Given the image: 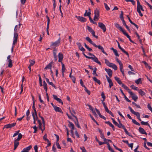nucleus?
<instances>
[{"mask_svg":"<svg viewBox=\"0 0 152 152\" xmlns=\"http://www.w3.org/2000/svg\"><path fill=\"white\" fill-rule=\"evenodd\" d=\"M114 53L115 55L116 56H119V55L118 53V52L117 51V50H115V51L113 52Z\"/></svg>","mask_w":152,"mask_h":152,"instance_id":"obj_63","label":"nucleus"},{"mask_svg":"<svg viewBox=\"0 0 152 152\" xmlns=\"http://www.w3.org/2000/svg\"><path fill=\"white\" fill-rule=\"evenodd\" d=\"M32 147L31 145H30L23 149L21 152H29V150Z\"/></svg>","mask_w":152,"mask_h":152,"instance_id":"obj_12","label":"nucleus"},{"mask_svg":"<svg viewBox=\"0 0 152 152\" xmlns=\"http://www.w3.org/2000/svg\"><path fill=\"white\" fill-rule=\"evenodd\" d=\"M97 70V68L96 67H95L94 68V70L92 74L93 75H94L95 76H98L97 75L96 73V71Z\"/></svg>","mask_w":152,"mask_h":152,"instance_id":"obj_40","label":"nucleus"},{"mask_svg":"<svg viewBox=\"0 0 152 152\" xmlns=\"http://www.w3.org/2000/svg\"><path fill=\"white\" fill-rule=\"evenodd\" d=\"M16 124V123H15L11 124H8L4 126L3 129L4 128L8 129L14 127Z\"/></svg>","mask_w":152,"mask_h":152,"instance_id":"obj_9","label":"nucleus"},{"mask_svg":"<svg viewBox=\"0 0 152 152\" xmlns=\"http://www.w3.org/2000/svg\"><path fill=\"white\" fill-rule=\"evenodd\" d=\"M68 122L69 123L68 126L69 127H71V128H74V126L73 124L70 121H68Z\"/></svg>","mask_w":152,"mask_h":152,"instance_id":"obj_27","label":"nucleus"},{"mask_svg":"<svg viewBox=\"0 0 152 152\" xmlns=\"http://www.w3.org/2000/svg\"><path fill=\"white\" fill-rule=\"evenodd\" d=\"M129 39L130 38V36L124 30L122 32Z\"/></svg>","mask_w":152,"mask_h":152,"instance_id":"obj_35","label":"nucleus"},{"mask_svg":"<svg viewBox=\"0 0 152 152\" xmlns=\"http://www.w3.org/2000/svg\"><path fill=\"white\" fill-rule=\"evenodd\" d=\"M111 119L112 120V121H113V124L115 125H116V126H117L118 125V124L117 122H116L115 120L113 118H111Z\"/></svg>","mask_w":152,"mask_h":152,"instance_id":"obj_52","label":"nucleus"},{"mask_svg":"<svg viewBox=\"0 0 152 152\" xmlns=\"http://www.w3.org/2000/svg\"><path fill=\"white\" fill-rule=\"evenodd\" d=\"M116 42H117V43H118V48L124 53H125V54H126L127 56L128 57H129V55L128 53L123 48H122L121 46L120 45V44L119 43V42H118L117 40H116Z\"/></svg>","mask_w":152,"mask_h":152,"instance_id":"obj_8","label":"nucleus"},{"mask_svg":"<svg viewBox=\"0 0 152 152\" xmlns=\"http://www.w3.org/2000/svg\"><path fill=\"white\" fill-rule=\"evenodd\" d=\"M104 7H105V8L106 9V10L107 11H108L110 10V7L108 6L105 3H104Z\"/></svg>","mask_w":152,"mask_h":152,"instance_id":"obj_49","label":"nucleus"},{"mask_svg":"<svg viewBox=\"0 0 152 152\" xmlns=\"http://www.w3.org/2000/svg\"><path fill=\"white\" fill-rule=\"evenodd\" d=\"M114 78L115 80L117 81V82L120 85H122V84H123L121 81L120 80V79L119 78L117 77H115Z\"/></svg>","mask_w":152,"mask_h":152,"instance_id":"obj_23","label":"nucleus"},{"mask_svg":"<svg viewBox=\"0 0 152 152\" xmlns=\"http://www.w3.org/2000/svg\"><path fill=\"white\" fill-rule=\"evenodd\" d=\"M18 141L15 140L14 141V146L18 147L19 144V142Z\"/></svg>","mask_w":152,"mask_h":152,"instance_id":"obj_36","label":"nucleus"},{"mask_svg":"<svg viewBox=\"0 0 152 152\" xmlns=\"http://www.w3.org/2000/svg\"><path fill=\"white\" fill-rule=\"evenodd\" d=\"M58 62H61L63 58V56L62 53H59L58 54Z\"/></svg>","mask_w":152,"mask_h":152,"instance_id":"obj_17","label":"nucleus"},{"mask_svg":"<svg viewBox=\"0 0 152 152\" xmlns=\"http://www.w3.org/2000/svg\"><path fill=\"white\" fill-rule=\"evenodd\" d=\"M19 132H20L19 130H18V131L16 132L14 134L13 136V137H15V136H16V135H18V134H19Z\"/></svg>","mask_w":152,"mask_h":152,"instance_id":"obj_56","label":"nucleus"},{"mask_svg":"<svg viewBox=\"0 0 152 152\" xmlns=\"http://www.w3.org/2000/svg\"><path fill=\"white\" fill-rule=\"evenodd\" d=\"M121 13L120 15V18L121 20H124V18L123 15V12L122 11H121Z\"/></svg>","mask_w":152,"mask_h":152,"instance_id":"obj_51","label":"nucleus"},{"mask_svg":"<svg viewBox=\"0 0 152 152\" xmlns=\"http://www.w3.org/2000/svg\"><path fill=\"white\" fill-rule=\"evenodd\" d=\"M39 117L42 119V120L43 124L44 129H45V121H44V118L42 116H41L40 115H39Z\"/></svg>","mask_w":152,"mask_h":152,"instance_id":"obj_48","label":"nucleus"},{"mask_svg":"<svg viewBox=\"0 0 152 152\" xmlns=\"http://www.w3.org/2000/svg\"><path fill=\"white\" fill-rule=\"evenodd\" d=\"M19 28H18V25H16L15 26L14 29V33L13 41L12 43V45H13L16 44L17 42L18 35L17 32L19 30Z\"/></svg>","mask_w":152,"mask_h":152,"instance_id":"obj_2","label":"nucleus"},{"mask_svg":"<svg viewBox=\"0 0 152 152\" xmlns=\"http://www.w3.org/2000/svg\"><path fill=\"white\" fill-rule=\"evenodd\" d=\"M132 122L134 124L138 126H140V123L137 122L135 120L132 119Z\"/></svg>","mask_w":152,"mask_h":152,"instance_id":"obj_46","label":"nucleus"},{"mask_svg":"<svg viewBox=\"0 0 152 152\" xmlns=\"http://www.w3.org/2000/svg\"><path fill=\"white\" fill-rule=\"evenodd\" d=\"M32 97L34 99V102H33V106H32V108L34 111V113H36V112H37V111L36 110V108H35V106H34V99L33 96H32Z\"/></svg>","mask_w":152,"mask_h":152,"instance_id":"obj_45","label":"nucleus"},{"mask_svg":"<svg viewBox=\"0 0 152 152\" xmlns=\"http://www.w3.org/2000/svg\"><path fill=\"white\" fill-rule=\"evenodd\" d=\"M98 26L103 30L104 32H105L106 31V28L105 25L103 23L101 22L99 23Z\"/></svg>","mask_w":152,"mask_h":152,"instance_id":"obj_4","label":"nucleus"},{"mask_svg":"<svg viewBox=\"0 0 152 152\" xmlns=\"http://www.w3.org/2000/svg\"><path fill=\"white\" fill-rule=\"evenodd\" d=\"M141 124L142 125H149V124L147 122H144L143 121H141Z\"/></svg>","mask_w":152,"mask_h":152,"instance_id":"obj_47","label":"nucleus"},{"mask_svg":"<svg viewBox=\"0 0 152 152\" xmlns=\"http://www.w3.org/2000/svg\"><path fill=\"white\" fill-rule=\"evenodd\" d=\"M87 27L88 30L90 33H91L92 34V36L96 38V39L98 38V36L95 35V31L93 30L92 28L88 26H87Z\"/></svg>","mask_w":152,"mask_h":152,"instance_id":"obj_3","label":"nucleus"},{"mask_svg":"<svg viewBox=\"0 0 152 152\" xmlns=\"http://www.w3.org/2000/svg\"><path fill=\"white\" fill-rule=\"evenodd\" d=\"M45 80H46V82L49 84L51 85L53 87L55 88L56 89V86L52 82H50L49 81V80L48 78H46Z\"/></svg>","mask_w":152,"mask_h":152,"instance_id":"obj_21","label":"nucleus"},{"mask_svg":"<svg viewBox=\"0 0 152 152\" xmlns=\"http://www.w3.org/2000/svg\"><path fill=\"white\" fill-rule=\"evenodd\" d=\"M94 15L99 16V10L96 9L94 12Z\"/></svg>","mask_w":152,"mask_h":152,"instance_id":"obj_43","label":"nucleus"},{"mask_svg":"<svg viewBox=\"0 0 152 152\" xmlns=\"http://www.w3.org/2000/svg\"><path fill=\"white\" fill-rule=\"evenodd\" d=\"M29 62L30 63V66H32L34 65L35 63V61L34 60H29Z\"/></svg>","mask_w":152,"mask_h":152,"instance_id":"obj_33","label":"nucleus"},{"mask_svg":"<svg viewBox=\"0 0 152 152\" xmlns=\"http://www.w3.org/2000/svg\"><path fill=\"white\" fill-rule=\"evenodd\" d=\"M135 83L137 84H138L139 83H142L141 79L140 78H139L135 81Z\"/></svg>","mask_w":152,"mask_h":152,"instance_id":"obj_38","label":"nucleus"},{"mask_svg":"<svg viewBox=\"0 0 152 152\" xmlns=\"http://www.w3.org/2000/svg\"><path fill=\"white\" fill-rule=\"evenodd\" d=\"M130 87L132 89H133L134 90L138 91L139 89L138 87H135L133 85H132L130 86Z\"/></svg>","mask_w":152,"mask_h":152,"instance_id":"obj_34","label":"nucleus"},{"mask_svg":"<svg viewBox=\"0 0 152 152\" xmlns=\"http://www.w3.org/2000/svg\"><path fill=\"white\" fill-rule=\"evenodd\" d=\"M71 115L74 117H75V118L76 119V121H74V122H75V124L76 125H77V124H79L78 121V120L76 116H75V115H73L72 113H71Z\"/></svg>","mask_w":152,"mask_h":152,"instance_id":"obj_37","label":"nucleus"},{"mask_svg":"<svg viewBox=\"0 0 152 152\" xmlns=\"http://www.w3.org/2000/svg\"><path fill=\"white\" fill-rule=\"evenodd\" d=\"M34 149L35 151V152H38V147L37 145H35L34 146Z\"/></svg>","mask_w":152,"mask_h":152,"instance_id":"obj_61","label":"nucleus"},{"mask_svg":"<svg viewBox=\"0 0 152 152\" xmlns=\"http://www.w3.org/2000/svg\"><path fill=\"white\" fill-rule=\"evenodd\" d=\"M113 146L116 149L118 150V151H119L120 152H122V150L120 149L119 148H118L114 144H113Z\"/></svg>","mask_w":152,"mask_h":152,"instance_id":"obj_60","label":"nucleus"},{"mask_svg":"<svg viewBox=\"0 0 152 152\" xmlns=\"http://www.w3.org/2000/svg\"><path fill=\"white\" fill-rule=\"evenodd\" d=\"M53 99L57 101L59 103L61 104H63V102L62 100L60 98H58L57 96L56 95H53Z\"/></svg>","mask_w":152,"mask_h":152,"instance_id":"obj_11","label":"nucleus"},{"mask_svg":"<svg viewBox=\"0 0 152 152\" xmlns=\"http://www.w3.org/2000/svg\"><path fill=\"white\" fill-rule=\"evenodd\" d=\"M129 109L130 112L133 114L135 115L138 118L140 116V113L137 112H135L132 109V108L130 106L128 107Z\"/></svg>","mask_w":152,"mask_h":152,"instance_id":"obj_5","label":"nucleus"},{"mask_svg":"<svg viewBox=\"0 0 152 152\" xmlns=\"http://www.w3.org/2000/svg\"><path fill=\"white\" fill-rule=\"evenodd\" d=\"M91 15V12H87V10H86V12L84 14V16H90Z\"/></svg>","mask_w":152,"mask_h":152,"instance_id":"obj_39","label":"nucleus"},{"mask_svg":"<svg viewBox=\"0 0 152 152\" xmlns=\"http://www.w3.org/2000/svg\"><path fill=\"white\" fill-rule=\"evenodd\" d=\"M137 8H139V7L142 6L140 5V3L139 1V0H137Z\"/></svg>","mask_w":152,"mask_h":152,"instance_id":"obj_62","label":"nucleus"},{"mask_svg":"<svg viewBox=\"0 0 152 152\" xmlns=\"http://www.w3.org/2000/svg\"><path fill=\"white\" fill-rule=\"evenodd\" d=\"M72 73V70H71V73L70 74L69 77L71 79H72V80H74V79L75 78L73 76H72V75H71Z\"/></svg>","mask_w":152,"mask_h":152,"instance_id":"obj_58","label":"nucleus"},{"mask_svg":"<svg viewBox=\"0 0 152 152\" xmlns=\"http://www.w3.org/2000/svg\"><path fill=\"white\" fill-rule=\"evenodd\" d=\"M93 79L94 81L96 82L97 83L99 84L100 85L101 84L100 81V80L98 79L96 77H94L93 78Z\"/></svg>","mask_w":152,"mask_h":152,"instance_id":"obj_26","label":"nucleus"},{"mask_svg":"<svg viewBox=\"0 0 152 152\" xmlns=\"http://www.w3.org/2000/svg\"><path fill=\"white\" fill-rule=\"evenodd\" d=\"M80 149L82 150V152H87L84 147L80 148Z\"/></svg>","mask_w":152,"mask_h":152,"instance_id":"obj_64","label":"nucleus"},{"mask_svg":"<svg viewBox=\"0 0 152 152\" xmlns=\"http://www.w3.org/2000/svg\"><path fill=\"white\" fill-rule=\"evenodd\" d=\"M115 59L117 61L119 64L120 66H123V64L122 63H121V61L119 60L117 58H116Z\"/></svg>","mask_w":152,"mask_h":152,"instance_id":"obj_42","label":"nucleus"},{"mask_svg":"<svg viewBox=\"0 0 152 152\" xmlns=\"http://www.w3.org/2000/svg\"><path fill=\"white\" fill-rule=\"evenodd\" d=\"M119 128H123V127H124L125 126L123 125L121 123V124H118V126H117Z\"/></svg>","mask_w":152,"mask_h":152,"instance_id":"obj_50","label":"nucleus"},{"mask_svg":"<svg viewBox=\"0 0 152 152\" xmlns=\"http://www.w3.org/2000/svg\"><path fill=\"white\" fill-rule=\"evenodd\" d=\"M9 62V64L8 65V67H12V60H8Z\"/></svg>","mask_w":152,"mask_h":152,"instance_id":"obj_30","label":"nucleus"},{"mask_svg":"<svg viewBox=\"0 0 152 152\" xmlns=\"http://www.w3.org/2000/svg\"><path fill=\"white\" fill-rule=\"evenodd\" d=\"M75 17L79 21L82 22H85L86 21V19L83 17L81 16H76Z\"/></svg>","mask_w":152,"mask_h":152,"instance_id":"obj_13","label":"nucleus"},{"mask_svg":"<svg viewBox=\"0 0 152 152\" xmlns=\"http://www.w3.org/2000/svg\"><path fill=\"white\" fill-rule=\"evenodd\" d=\"M46 17L47 18V25H49L50 23V19H49V18L48 15L46 16Z\"/></svg>","mask_w":152,"mask_h":152,"instance_id":"obj_57","label":"nucleus"},{"mask_svg":"<svg viewBox=\"0 0 152 152\" xmlns=\"http://www.w3.org/2000/svg\"><path fill=\"white\" fill-rule=\"evenodd\" d=\"M60 40L61 38L59 37L57 41L54 42H52L51 45L55 47L58 46L60 43Z\"/></svg>","mask_w":152,"mask_h":152,"instance_id":"obj_7","label":"nucleus"},{"mask_svg":"<svg viewBox=\"0 0 152 152\" xmlns=\"http://www.w3.org/2000/svg\"><path fill=\"white\" fill-rule=\"evenodd\" d=\"M99 144V145H102L104 144H107V142H102L100 141H99L98 142Z\"/></svg>","mask_w":152,"mask_h":152,"instance_id":"obj_55","label":"nucleus"},{"mask_svg":"<svg viewBox=\"0 0 152 152\" xmlns=\"http://www.w3.org/2000/svg\"><path fill=\"white\" fill-rule=\"evenodd\" d=\"M53 63V61H51L49 63L45 68L44 69H51L52 67V64Z\"/></svg>","mask_w":152,"mask_h":152,"instance_id":"obj_19","label":"nucleus"},{"mask_svg":"<svg viewBox=\"0 0 152 152\" xmlns=\"http://www.w3.org/2000/svg\"><path fill=\"white\" fill-rule=\"evenodd\" d=\"M32 116L33 117L34 119H36L37 120L38 118L37 116V112H36V113H33L32 114Z\"/></svg>","mask_w":152,"mask_h":152,"instance_id":"obj_28","label":"nucleus"},{"mask_svg":"<svg viewBox=\"0 0 152 152\" xmlns=\"http://www.w3.org/2000/svg\"><path fill=\"white\" fill-rule=\"evenodd\" d=\"M105 71L108 74V75L110 77H111L112 76V71L109 69H105Z\"/></svg>","mask_w":152,"mask_h":152,"instance_id":"obj_14","label":"nucleus"},{"mask_svg":"<svg viewBox=\"0 0 152 152\" xmlns=\"http://www.w3.org/2000/svg\"><path fill=\"white\" fill-rule=\"evenodd\" d=\"M128 92L132 96V99L134 101H136L138 99L137 96L134 94L133 92L131 91H128Z\"/></svg>","mask_w":152,"mask_h":152,"instance_id":"obj_6","label":"nucleus"},{"mask_svg":"<svg viewBox=\"0 0 152 152\" xmlns=\"http://www.w3.org/2000/svg\"><path fill=\"white\" fill-rule=\"evenodd\" d=\"M137 11L139 13V15L141 16L142 17L143 16V14L141 12V11L140 10V9L139 8H137Z\"/></svg>","mask_w":152,"mask_h":152,"instance_id":"obj_44","label":"nucleus"},{"mask_svg":"<svg viewBox=\"0 0 152 152\" xmlns=\"http://www.w3.org/2000/svg\"><path fill=\"white\" fill-rule=\"evenodd\" d=\"M107 81L109 83V86L110 88L113 86V84L111 80L107 75L106 76Z\"/></svg>","mask_w":152,"mask_h":152,"instance_id":"obj_10","label":"nucleus"},{"mask_svg":"<svg viewBox=\"0 0 152 152\" xmlns=\"http://www.w3.org/2000/svg\"><path fill=\"white\" fill-rule=\"evenodd\" d=\"M105 111L107 113H108L112 117H113L114 116V115L113 114V113H112L111 111H110L108 110L107 107L106 108H105Z\"/></svg>","mask_w":152,"mask_h":152,"instance_id":"obj_24","label":"nucleus"},{"mask_svg":"<svg viewBox=\"0 0 152 152\" xmlns=\"http://www.w3.org/2000/svg\"><path fill=\"white\" fill-rule=\"evenodd\" d=\"M86 39L93 46H94L96 48H98L103 53L106 55H107V54L104 51V49L100 45H96L94 42L91 40L89 37H86Z\"/></svg>","mask_w":152,"mask_h":152,"instance_id":"obj_1","label":"nucleus"},{"mask_svg":"<svg viewBox=\"0 0 152 152\" xmlns=\"http://www.w3.org/2000/svg\"><path fill=\"white\" fill-rule=\"evenodd\" d=\"M92 59L95 62L99 64V65H101V62L98 61L97 58L95 56H94V57H92Z\"/></svg>","mask_w":152,"mask_h":152,"instance_id":"obj_15","label":"nucleus"},{"mask_svg":"<svg viewBox=\"0 0 152 152\" xmlns=\"http://www.w3.org/2000/svg\"><path fill=\"white\" fill-rule=\"evenodd\" d=\"M138 130L139 131L140 133L143 134H145L146 135L147 134L146 132L143 128L140 127L139 128Z\"/></svg>","mask_w":152,"mask_h":152,"instance_id":"obj_18","label":"nucleus"},{"mask_svg":"<svg viewBox=\"0 0 152 152\" xmlns=\"http://www.w3.org/2000/svg\"><path fill=\"white\" fill-rule=\"evenodd\" d=\"M99 16L94 15V20H97L99 19Z\"/></svg>","mask_w":152,"mask_h":152,"instance_id":"obj_59","label":"nucleus"},{"mask_svg":"<svg viewBox=\"0 0 152 152\" xmlns=\"http://www.w3.org/2000/svg\"><path fill=\"white\" fill-rule=\"evenodd\" d=\"M22 137V135L21 133H19L18 135V137L17 139H16L15 140L19 141L20 140Z\"/></svg>","mask_w":152,"mask_h":152,"instance_id":"obj_41","label":"nucleus"},{"mask_svg":"<svg viewBox=\"0 0 152 152\" xmlns=\"http://www.w3.org/2000/svg\"><path fill=\"white\" fill-rule=\"evenodd\" d=\"M120 71L121 72L123 76H124L125 75V74H124V71L123 70V66H120Z\"/></svg>","mask_w":152,"mask_h":152,"instance_id":"obj_32","label":"nucleus"},{"mask_svg":"<svg viewBox=\"0 0 152 152\" xmlns=\"http://www.w3.org/2000/svg\"><path fill=\"white\" fill-rule=\"evenodd\" d=\"M54 109L56 112H58L61 113H63V112L61 108L58 107L56 106H55V107L54 108Z\"/></svg>","mask_w":152,"mask_h":152,"instance_id":"obj_20","label":"nucleus"},{"mask_svg":"<svg viewBox=\"0 0 152 152\" xmlns=\"http://www.w3.org/2000/svg\"><path fill=\"white\" fill-rule=\"evenodd\" d=\"M57 51V50L56 49H54L53 50V56L55 61L57 60V57L56 55Z\"/></svg>","mask_w":152,"mask_h":152,"instance_id":"obj_22","label":"nucleus"},{"mask_svg":"<svg viewBox=\"0 0 152 152\" xmlns=\"http://www.w3.org/2000/svg\"><path fill=\"white\" fill-rule=\"evenodd\" d=\"M114 25L118 29H119L120 31L122 32L124 30V29L122 27L120 26V25L117 23H115L114 24Z\"/></svg>","mask_w":152,"mask_h":152,"instance_id":"obj_16","label":"nucleus"},{"mask_svg":"<svg viewBox=\"0 0 152 152\" xmlns=\"http://www.w3.org/2000/svg\"><path fill=\"white\" fill-rule=\"evenodd\" d=\"M121 85L122 87H123L124 89H126V90H128V91H131V90L129 89L123 83Z\"/></svg>","mask_w":152,"mask_h":152,"instance_id":"obj_31","label":"nucleus"},{"mask_svg":"<svg viewBox=\"0 0 152 152\" xmlns=\"http://www.w3.org/2000/svg\"><path fill=\"white\" fill-rule=\"evenodd\" d=\"M138 92L140 95L142 96H143L145 94V93L142 91V90L141 89H139L138 90Z\"/></svg>","mask_w":152,"mask_h":152,"instance_id":"obj_29","label":"nucleus"},{"mask_svg":"<svg viewBox=\"0 0 152 152\" xmlns=\"http://www.w3.org/2000/svg\"><path fill=\"white\" fill-rule=\"evenodd\" d=\"M107 144L108 145V149L109 151H112L113 150L111 148L108 142L107 143Z\"/></svg>","mask_w":152,"mask_h":152,"instance_id":"obj_54","label":"nucleus"},{"mask_svg":"<svg viewBox=\"0 0 152 152\" xmlns=\"http://www.w3.org/2000/svg\"><path fill=\"white\" fill-rule=\"evenodd\" d=\"M43 86L44 88V89L45 90L46 93H47V89H48L47 87V84L46 83V82H45V81H43Z\"/></svg>","mask_w":152,"mask_h":152,"instance_id":"obj_25","label":"nucleus"},{"mask_svg":"<svg viewBox=\"0 0 152 152\" xmlns=\"http://www.w3.org/2000/svg\"><path fill=\"white\" fill-rule=\"evenodd\" d=\"M105 62L106 65L108 66H109L110 64L111 63L107 59H105Z\"/></svg>","mask_w":152,"mask_h":152,"instance_id":"obj_53","label":"nucleus"}]
</instances>
